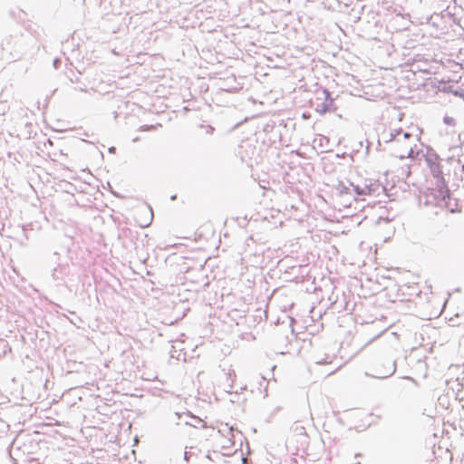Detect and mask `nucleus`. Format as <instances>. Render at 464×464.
I'll use <instances>...</instances> for the list:
<instances>
[{
  "label": "nucleus",
  "instance_id": "nucleus-2",
  "mask_svg": "<svg viewBox=\"0 0 464 464\" xmlns=\"http://www.w3.org/2000/svg\"><path fill=\"white\" fill-rule=\"evenodd\" d=\"M372 186H373V184L363 185L362 187L357 185L354 189H355L357 196L364 197V196L372 195L373 193L374 188H372Z\"/></svg>",
  "mask_w": 464,
  "mask_h": 464
},
{
  "label": "nucleus",
  "instance_id": "nucleus-1",
  "mask_svg": "<svg viewBox=\"0 0 464 464\" xmlns=\"http://www.w3.org/2000/svg\"><path fill=\"white\" fill-rule=\"evenodd\" d=\"M404 140H401L400 137L396 138L394 140V146L396 149V156L400 159L406 158H413L414 157V150L412 144L414 143V139L409 133H405L403 135Z\"/></svg>",
  "mask_w": 464,
  "mask_h": 464
},
{
  "label": "nucleus",
  "instance_id": "nucleus-3",
  "mask_svg": "<svg viewBox=\"0 0 464 464\" xmlns=\"http://www.w3.org/2000/svg\"><path fill=\"white\" fill-rule=\"evenodd\" d=\"M149 225H150V222L145 223V224H140L141 227H148Z\"/></svg>",
  "mask_w": 464,
  "mask_h": 464
}]
</instances>
